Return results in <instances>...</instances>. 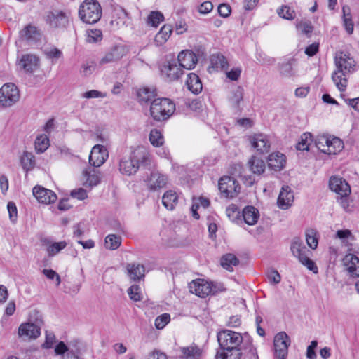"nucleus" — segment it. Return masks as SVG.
I'll use <instances>...</instances> for the list:
<instances>
[{"mask_svg": "<svg viewBox=\"0 0 359 359\" xmlns=\"http://www.w3.org/2000/svg\"><path fill=\"white\" fill-rule=\"evenodd\" d=\"M217 341L222 351H217V358L221 359H241V347L244 344L245 333L224 330L217 333Z\"/></svg>", "mask_w": 359, "mask_h": 359, "instance_id": "f257e3e1", "label": "nucleus"}, {"mask_svg": "<svg viewBox=\"0 0 359 359\" xmlns=\"http://www.w3.org/2000/svg\"><path fill=\"white\" fill-rule=\"evenodd\" d=\"M334 65L336 69L332 74V79L339 90L342 92L346 88L347 77L355 70V62L349 55L338 52L334 56Z\"/></svg>", "mask_w": 359, "mask_h": 359, "instance_id": "f03ea898", "label": "nucleus"}, {"mask_svg": "<svg viewBox=\"0 0 359 359\" xmlns=\"http://www.w3.org/2000/svg\"><path fill=\"white\" fill-rule=\"evenodd\" d=\"M149 163V154L143 147H138L128 158H123L119 162V170L128 176L135 174L140 165H147Z\"/></svg>", "mask_w": 359, "mask_h": 359, "instance_id": "7ed1b4c3", "label": "nucleus"}, {"mask_svg": "<svg viewBox=\"0 0 359 359\" xmlns=\"http://www.w3.org/2000/svg\"><path fill=\"white\" fill-rule=\"evenodd\" d=\"M43 325V320L41 314L36 311H32L29 314V322L21 324L18 328V334L21 337L28 339H35L41 334V329Z\"/></svg>", "mask_w": 359, "mask_h": 359, "instance_id": "20e7f679", "label": "nucleus"}, {"mask_svg": "<svg viewBox=\"0 0 359 359\" xmlns=\"http://www.w3.org/2000/svg\"><path fill=\"white\" fill-rule=\"evenodd\" d=\"M175 110V103L168 98H155L151 103L150 114L157 121H161L170 118Z\"/></svg>", "mask_w": 359, "mask_h": 359, "instance_id": "39448f33", "label": "nucleus"}, {"mask_svg": "<svg viewBox=\"0 0 359 359\" xmlns=\"http://www.w3.org/2000/svg\"><path fill=\"white\" fill-rule=\"evenodd\" d=\"M290 250L292 254L298 259L302 265L305 266L309 271H313V273H318L317 266L309 257V254L311 252L306 248L300 238H294L292 240Z\"/></svg>", "mask_w": 359, "mask_h": 359, "instance_id": "423d86ee", "label": "nucleus"}, {"mask_svg": "<svg viewBox=\"0 0 359 359\" xmlns=\"http://www.w3.org/2000/svg\"><path fill=\"white\" fill-rule=\"evenodd\" d=\"M79 15L88 24L96 23L102 16V8L96 0H85L80 6Z\"/></svg>", "mask_w": 359, "mask_h": 359, "instance_id": "0eeeda50", "label": "nucleus"}, {"mask_svg": "<svg viewBox=\"0 0 359 359\" xmlns=\"http://www.w3.org/2000/svg\"><path fill=\"white\" fill-rule=\"evenodd\" d=\"M189 291L200 297H205L210 294H215L218 290H225L223 285L216 289V286L203 279H197L191 281L189 285Z\"/></svg>", "mask_w": 359, "mask_h": 359, "instance_id": "6e6552de", "label": "nucleus"}, {"mask_svg": "<svg viewBox=\"0 0 359 359\" xmlns=\"http://www.w3.org/2000/svg\"><path fill=\"white\" fill-rule=\"evenodd\" d=\"M19 98V90L15 84L8 83L0 88V104L2 107L12 106L18 101Z\"/></svg>", "mask_w": 359, "mask_h": 359, "instance_id": "1a4fd4ad", "label": "nucleus"}, {"mask_svg": "<svg viewBox=\"0 0 359 359\" xmlns=\"http://www.w3.org/2000/svg\"><path fill=\"white\" fill-rule=\"evenodd\" d=\"M221 194L226 198H233L239 193L241 187L239 183L230 176H224L220 178L218 183Z\"/></svg>", "mask_w": 359, "mask_h": 359, "instance_id": "9d476101", "label": "nucleus"}, {"mask_svg": "<svg viewBox=\"0 0 359 359\" xmlns=\"http://www.w3.org/2000/svg\"><path fill=\"white\" fill-rule=\"evenodd\" d=\"M290 339L285 332L278 333L274 337L275 357L278 359H286Z\"/></svg>", "mask_w": 359, "mask_h": 359, "instance_id": "9b49d317", "label": "nucleus"}, {"mask_svg": "<svg viewBox=\"0 0 359 359\" xmlns=\"http://www.w3.org/2000/svg\"><path fill=\"white\" fill-rule=\"evenodd\" d=\"M55 354L61 356V359H82L79 356V350L71 344H66L60 341L55 347Z\"/></svg>", "mask_w": 359, "mask_h": 359, "instance_id": "f8f14e48", "label": "nucleus"}, {"mask_svg": "<svg viewBox=\"0 0 359 359\" xmlns=\"http://www.w3.org/2000/svg\"><path fill=\"white\" fill-rule=\"evenodd\" d=\"M168 177L158 171H152L145 180L146 185L150 191H157L165 187L168 183Z\"/></svg>", "mask_w": 359, "mask_h": 359, "instance_id": "ddd939ff", "label": "nucleus"}, {"mask_svg": "<svg viewBox=\"0 0 359 359\" xmlns=\"http://www.w3.org/2000/svg\"><path fill=\"white\" fill-rule=\"evenodd\" d=\"M108 158V151L105 147L97 144L95 145L89 156L90 164L95 168L101 166Z\"/></svg>", "mask_w": 359, "mask_h": 359, "instance_id": "4468645a", "label": "nucleus"}, {"mask_svg": "<svg viewBox=\"0 0 359 359\" xmlns=\"http://www.w3.org/2000/svg\"><path fill=\"white\" fill-rule=\"evenodd\" d=\"M198 62L196 54L189 50L180 52L178 55L177 63L182 69L189 70L194 69Z\"/></svg>", "mask_w": 359, "mask_h": 359, "instance_id": "2eb2a0df", "label": "nucleus"}, {"mask_svg": "<svg viewBox=\"0 0 359 359\" xmlns=\"http://www.w3.org/2000/svg\"><path fill=\"white\" fill-rule=\"evenodd\" d=\"M33 195L39 203L44 204L53 203L57 201V195L52 191L41 186L33 188Z\"/></svg>", "mask_w": 359, "mask_h": 359, "instance_id": "dca6fc26", "label": "nucleus"}, {"mask_svg": "<svg viewBox=\"0 0 359 359\" xmlns=\"http://www.w3.org/2000/svg\"><path fill=\"white\" fill-rule=\"evenodd\" d=\"M161 73L165 75L166 78L172 81L177 80L183 74V69L179 66L175 60L168 61L161 67Z\"/></svg>", "mask_w": 359, "mask_h": 359, "instance_id": "f3484780", "label": "nucleus"}, {"mask_svg": "<svg viewBox=\"0 0 359 359\" xmlns=\"http://www.w3.org/2000/svg\"><path fill=\"white\" fill-rule=\"evenodd\" d=\"M330 189L340 195L346 197L351 193V187L345 180L341 177H332L329 181Z\"/></svg>", "mask_w": 359, "mask_h": 359, "instance_id": "a211bd4d", "label": "nucleus"}, {"mask_svg": "<svg viewBox=\"0 0 359 359\" xmlns=\"http://www.w3.org/2000/svg\"><path fill=\"white\" fill-rule=\"evenodd\" d=\"M46 22L52 27H65L69 23V19L65 13L54 11L48 13Z\"/></svg>", "mask_w": 359, "mask_h": 359, "instance_id": "6ab92c4d", "label": "nucleus"}, {"mask_svg": "<svg viewBox=\"0 0 359 359\" xmlns=\"http://www.w3.org/2000/svg\"><path fill=\"white\" fill-rule=\"evenodd\" d=\"M250 140L252 147L259 153L264 154L269 151L271 144L266 135L262 133L255 134L250 137Z\"/></svg>", "mask_w": 359, "mask_h": 359, "instance_id": "aec40b11", "label": "nucleus"}, {"mask_svg": "<svg viewBox=\"0 0 359 359\" xmlns=\"http://www.w3.org/2000/svg\"><path fill=\"white\" fill-rule=\"evenodd\" d=\"M241 359H259L257 349L252 344V339L245 333L244 344L241 347Z\"/></svg>", "mask_w": 359, "mask_h": 359, "instance_id": "412c9836", "label": "nucleus"}, {"mask_svg": "<svg viewBox=\"0 0 359 359\" xmlns=\"http://www.w3.org/2000/svg\"><path fill=\"white\" fill-rule=\"evenodd\" d=\"M294 195L289 186H284L278 197V205L283 210L289 208L293 202Z\"/></svg>", "mask_w": 359, "mask_h": 359, "instance_id": "4be33fe9", "label": "nucleus"}, {"mask_svg": "<svg viewBox=\"0 0 359 359\" xmlns=\"http://www.w3.org/2000/svg\"><path fill=\"white\" fill-rule=\"evenodd\" d=\"M126 48L123 46H116L107 53L100 61V65L120 60L126 55Z\"/></svg>", "mask_w": 359, "mask_h": 359, "instance_id": "5701e85b", "label": "nucleus"}, {"mask_svg": "<svg viewBox=\"0 0 359 359\" xmlns=\"http://www.w3.org/2000/svg\"><path fill=\"white\" fill-rule=\"evenodd\" d=\"M344 264L351 276H359V258L352 253H348L343 259Z\"/></svg>", "mask_w": 359, "mask_h": 359, "instance_id": "b1692460", "label": "nucleus"}, {"mask_svg": "<svg viewBox=\"0 0 359 359\" xmlns=\"http://www.w3.org/2000/svg\"><path fill=\"white\" fill-rule=\"evenodd\" d=\"M128 275L133 281H140L145 276V268L140 264H128L126 266Z\"/></svg>", "mask_w": 359, "mask_h": 359, "instance_id": "393cba45", "label": "nucleus"}, {"mask_svg": "<svg viewBox=\"0 0 359 359\" xmlns=\"http://www.w3.org/2000/svg\"><path fill=\"white\" fill-rule=\"evenodd\" d=\"M20 37L27 41H36L40 39L41 34L32 25H27L20 32Z\"/></svg>", "mask_w": 359, "mask_h": 359, "instance_id": "a878e982", "label": "nucleus"}, {"mask_svg": "<svg viewBox=\"0 0 359 359\" xmlns=\"http://www.w3.org/2000/svg\"><path fill=\"white\" fill-rule=\"evenodd\" d=\"M186 86L189 90L195 95L201 93L203 89V85L200 78L194 73H189L187 75Z\"/></svg>", "mask_w": 359, "mask_h": 359, "instance_id": "bb28decb", "label": "nucleus"}, {"mask_svg": "<svg viewBox=\"0 0 359 359\" xmlns=\"http://www.w3.org/2000/svg\"><path fill=\"white\" fill-rule=\"evenodd\" d=\"M285 161V156L278 151L272 153L268 157L269 167L275 170H280L283 168Z\"/></svg>", "mask_w": 359, "mask_h": 359, "instance_id": "cd10ccee", "label": "nucleus"}, {"mask_svg": "<svg viewBox=\"0 0 359 359\" xmlns=\"http://www.w3.org/2000/svg\"><path fill=\"white\" fill-rule=\"evenodd\" d=\"M38 57L34 55H24L19 65L27 72H32L38 67Z\"/></svg>", "mask_w": 359, "mask_h": 359, "instance_id": "c85d7f7f", "label": "nucleus"}, {"mask_svg": "<svg viewBox=\"0 0 359 359\" xmlns=\"http://www.w3.org/2000/svg\"><path fill=\"white\" fill-rule=\"evenodd\" d=\"M248 166L252 173L257 175L262 174L266 168L265 162L255 156H252L249 159Z\"/></svg>", "mask_w": 359, "mask_h": 359, "instance_id": "c756f323", "label": "nucleus"}, {"mask_svg": "<svg viewBox=\"0 0 359 359\" xmlns=\"http://www.w3.org/2000/svg\"><path fill=\"white\" fill-rule=\"evenodd\" d=\"M244 90L241 86L233 89L229 97V101L231 106L236 109H241V104L243 100Z\"/></svg>", "mask_w": 359, "mask_h": 359, "instance_id": "7c9ffc66", "label": "nucleus"}, {"mask_svg": "<svg viewBox=\"0 0 359 359\" xmlns=\"http://www.w3.org/2000/svg\"><path fill=\"white\" fill-rule=\"evenodd\" d=\"M137 96L138 102L141 104H144L151 102V100L153 101V99L156 96V93L155 89L143 87L138 90Z\"/></svg>", "mask_w": 359, "mask_h": 359, "instance_id": "2f4dec72", "label": "nucleus"}, {"mask_svg": "<svg viewBox=\"0 0 359 359\" xmlns=\"http://www.w3.org/2000/svg\"><path fill=\"white\" fill-rule=\"evenodd\" d=\"M259 216V211L253 206H247L243 210V217L245 222L248 225L257 223Z\"/></svg>", "mask_w": 359, "mask_h": 359, "instance_id": "473e14b6", "label": "nucleus"}, {"mask_svg": "<svg viewBox=\"0 0 359 359\" xmlns=\"http://www.w3.org/2000/svg\"><path fill=\"white\" fill-rule=\"evenodd\" d=\"M182 359H201L203 351L197 346H190L181 348Z\"/></svg>", "mask_w": 359, "mask_h": 359, "instance_id": "72a5a7b5", "label": "nucleus"}, {"mask_svg": "<svg viewBox=\"0 0 359 359\" xmlns=\"http://www.w3.org/2000/svg\"><path fill=\"white\" fill-rule=\"evenodd\" d=\"M178 196L174 191H167L162 197V203L168 210H173L177 203Z\"/></svg>", "mask_w": 359, "mask_h": 359, "instance_id": "f704fd0d", "label": "nucleus"}, {"mask_svg": "<svg viewBox=\"0 0 359 359\" xmlns=\"http://www.w3.org/2000/svg\"><path fill=\"white\" fill-rule=\"evenodd\" d=\"M172 32V27L170 25H163L160 31L156 34L155 36V42L159 46L163 45L168 41Z\"/></svg>", "mask_w": 359, "mask_h": 359, "instance_id": "c9c22d12", "label": "nucleus"}, {"mask_svg": "<svg viewBox=\"0 0 359 359\" xmlns=\"http://www.w3.org/2000/svg\"><path fill=\"white\" fill-rule=\"evenodd\" d=\"M238 264L239 260L233 254H226L221 259L222 266L229 271H233V266H237Z\"/></svg>", "mask_w": 359, "mask_h": 359, "instance_id": "e433bc0d", "label": "nucleus"}, {"mask_svg": "<svg viewBox=\"0 0 359 359\" xmlns=\"http://www.w3.org/2000/svg\"><path fill=\"white\" fill-rule=\"evenodd\" d=\"M330 144L328 145V148L327 150H323V153L327 154H336L337 152L340 151L344 145L341 140L337 137L330 138Z\"/></svg>", "mask_w": 359, "mask_h": 359, "instance_id": "4c0bfd02", "label": "nucleus"}, {"mask_svg": "<svg viewBox=\"0 0 359 359\" xmlns=\"http://www.w3.org/2000/svg\"><path fill=\"white\" fill-rule=\"evenodd\" d=\"M20 163L22 168L27 171L31 170L35 165L34 156L32 154L25 151L21 156Z\"/></svg>", "mask_w": 359, "mask_h": 359, "instance_id": "58836bf2", "label": "nucleus"}, {"mask_svg": "<svg viewBox=\"0 0 359 359\" xmlns=\"http://www.w3.org/2000/svg\"><path fill=\"white\" fill-rule=\"evenodd\" d=\"M121 244V237L115 234L108 235L104 240V245L107 249L114 250Z\"/></svg>", "mask_w": 359, "mask_h": 359, "instance_id": "ea45409f", "label": "nucleus"}, {"mask_svg": "<svg viewBox=\"0 0 359 359\" xmlns=\"http://www.w3.org/2000/svg\"><path fill=\"white\" fill-rule=\"evenodd\" d=\"M49 145V139L46 135H40L35 140V149L38 154L43 153Z\"/></svg>", "mask_w": 359, "mask_h": 359, "instance_id": "a19ab883", "label": "nucleus"}, {"mask_svg": "<svg viewBox=\"0 0 359 359\" xmlns=\"http://www.w3.org/2000/svg\"><path fill=\"white\" fill-rule=\"evenodd\" d=\"M211 63L212 66L217 69L222 70L226 69L229 64L226 57L221 54H214L211 56Z\"/></svg>", "mask_w": 359, "mask_h": 359, "instance_id": "79ce46f5", "label": "nucleus"}, {"mask_svg": "<svg viewBox=\"0 0 359 359\" xmlns=\"http://www.w3.org/2000/svg\"><path fill=\"white\" fill-rule=\"evenodd\" d=\"M312 141V135L310 133H304L301 135L300 140L296 145V149L300 151H309V145Z\"/></svg>", "mask_w": 359, "mask_h": 359, "instance_id": "37998d69", "label": "nucleus"}, {"mask_svg": "<svg viewBox=\"0 0 359 359\" xmlns=\"http://www.w3.org/2000/svg\"><path fill=\"white\" fill-rule=\"evenodd\" d=\"M164 20L163 15L159 11H151L147 18V24L157 27Z\"/></svg>", "mask_w": 359, "mask_h": 359, "instance_id": "c03bdc74", "label": "nucleus"}, {"mask_svg": "<svg viewBox=\"0 0 359 359\" xmlns=\"http://www.w3.org/2000/svg\"><path fill=\"white\" fill-rule=\"evenodd\" d=\"M294 62L295 60L290 59L288 61L282 63L280 68V74L286 77L294 76L295 74L293 71V65H294Z\"/></svg>", "mask_w": 359, "mask_h": 359, "instance_id": "a18cd8bd", "label": "nucleus"}, {"mask_svg": "<svg viewBox=\"0 0 359 359\" xmlns=\"http://www.w3.org/2000/svg\"><path fill=\"white\" fill-rule=\"evenodd\" d=\"M149 141L153 146L160 147L164 142L163 136L159 130L153 129L149 133Z\"/></svg>", "mask_w": 359, "mask_h": 359, "instance_id": "49530a36", "label": "nucleus"}, {"mask_svg": "<svg viewBox=\"0 0 359 359\" xmlns=\"http://www.w3.org/2000/svg\"><path fill=\"white\" fill-rule=\"evenodd\" d=\"M306 241L307 245L313 250L318 246V242L316 237V232L313 229H309L306 233Z\"/></svg>", "mask_w": 359, "mask_h": 359, "instance_id": "de8ad7c7", "label": "nucleus"}, {"mask_svg": "<svg viewBox=\"0 0 359 359\" xmlns=\"http://www.w3.org/2000/svg\"><path fill=\"white\" fill-rule=\"evenodd\" d=\"M67 243L65 241L55 242L50 245L47 249L48 255L50 256H53L60 252L62 249H64L67 246Z\"/></svg>", "mask_w": 359, "mask_h": 359, "instance_id": "09e8293b", "label": "nucleus"}, {"mask_svg": "<svg viewBox=\"0 0 359 359\" xmlns=\"http://www.w3.org/2000/svg\"><path fill=\"white\" fill-rule=\"evenodd\" d=\"M170 321V316L169 313H163L158 316L154 322L155 327L158 330H161Z\"/></svg>", "mask_w": 359, "mask_h": 359, "instance_id": "8fccbe9b", "label": "nucleus"}, {"mask_svg": "<svg viewBox=\"0 0 359 359\" xmlns=\"http://www.w3.org/2000/svg\"><path fill=\"white\" fill-rule=\"evenodd\" d=\"M102 32L100 29H91L87 32L86 41L96 43L102 39Z\"/></svg>", "mask_w": 359, "mask_h": 359, "instance_id": "3c124183", "label": "nucleus"}, {"mask_svg": "<svg viewBox=\"0 0 359 359\" xmlns=\"http://www.w3.org/2000/svg\"><path fill=\"white\" fill-rule=\"evenodd\" d=\"M278 14L280 17L286 20H292L295 17V12L287 6H283L278 9Z\"/></svg>", "mask_w": 359, "mask_h": 359, "instance_id": "603ef678", "label": "nucleus"}, {"mask_svg": "<svg viewBox=\"0 0 359 359\" xmlns=\"http://www.w3.org/2000/svg\"><path fill=\"white\" fill-rule=\"evenodd\" d=\"M93 172L95 171L93 170ZM83 175L84 177L86 178V184H88L90 187L96 186L100 183V177L95 172L91 174L90 172L85 170L83 172Z\"/></svg>", "mask_w": 359, "mask_h": 359, "instance_id": "864d4df0", "label": "nucleus"}, {"mask_svg": "<svg viewBox=\"0 0 359 359\" xmlns=\"http://www.w3.org/2000/svg\"><path fill=\"white\" fill-rule=\"evenodd\" d=\"M330 137L323 135V136L318 137L315 140V144L317 147V148L321 152H323V150L326 151L327 148H328V145H329V144H330Z\"/></svg>", "mask_w": 359, "mask_h": 359, "instance_id": "5fc2aeb1", "label": "nucleus"}, {"mask_svg": "<svg viewBox=\"0 0 359 359\" xmlns=\"http://www.w3.org/2000/svg\"><path fill=\"white\" fill-rule=\"evenodd\" d=\"M128 294L130 298L135 302L140 301L142 299L140 287L137 285H131L128 290Z\"/></svg>", "mask_w": 359, "mask_h": 359, "instance_id": "6e6d98bb", "label": "nucleus"}, {"mask_svg": "<svg viewBox=\"0 0 359 359\" xmlns=\"http://www.w3.org/2000/svg\"><path fill=\"white\" fill-rule=\"evenodd\" d=\"M346 8L345 6L343 7V13H344V23L345 26V29L346 32L350 34L353 33V23L351 18V15L346 13Z\"/></svg>", "mask_w": 359, "mask_h": 359, "instance_id": "4d7b16f0", "label": "nucleus"}, {"mask_svg": "<svg viewBox=\"0 0 359 359\" xmlns=\"http://www.w3.org/2000/svg\"><path fill=\"white\" fill-rule=\"evenodd\" d=\"M95 69V64L93 62H86L81 66V73L83 76L91 74Z\"/></svg>", "mask_w": 359, "mask_h": 359, "instance_id": "13d9d810", "label": "nucleus"}, {"mask_svg": "<svg viewBox=\"0 0 359 359\" xmlns=\"http://www.w3.org/2000/svg\"><path fill=\"white\" fill-rule=\"evenodd\" d=\"M226 213L231 220L234 221L240 212L236 205H231L226 208Z\"/></svg>", "mask_w": 359, "mask_h": 359, "instance_id": "bf43d9fd", "label": "nucleus"}, {"mask_svg": "<svg viewBox=\"0 0 359 359\" xmlns=\"http://www.w3.org/2000/svg\"><path fill=\"white\" fill-rule=\"evenodd\" d=\"M7 208L11 221L12 222H15L18 217V211L15 204L13 202H8Z\"/></svg>", "mask_w": 359, "mask_h": 359, "instance_id": "052dcab7", "label": "nucleus"}, {"mask_svg": "<svg viewBox=\"0 0 359 359\" xmlns=\"http://www.w3.org/2000/svg\"><path fill=\"white\" fill-rule=\"evenodd\" d=\"M336 238H338L341 240H344L346 238L354 240V236H353L351 231L348 229H342V230H338L336 233ZM343 243H345L344 241H343Z\"/></svg>", "mask_w": 359, "mask_h": 359, "instance_id": "680f3d73", "label": "nucleus"}, {"mask_svg": "<svg viewBox=\"0 0 359 359\" xmlns=\"http://www.w3.org/2000/svg\"><path fill=\"white\" fill-rule=\"evenodd\" d=\"M55 342V336L53 333H48L46 332V340L43 344L42 347L44 348H51L53 347V345Z\"/></svg>", "mask_w": 359, "mask_h": 359, "instance_id": "e2e57ef3", "label": "nucleus"}, {"mask_svg": "<svg viewBox=\"0 0 359 359\" xmlns=\"http://www.w3.org/2000/svg\"><path fill=\"white\" fill-rule=\"evenodd\" d=\"M43 273L48 279H50V280L55 279L57 286L60 284V282H61L60 276L55 271H53L52 269H43Z\"/></svg>", "mask_w": 359, "mask_h": 359, "instance_id": "0e129e2a", "label": "nucleus"}, {"mask_svg": "<svg viewBox=\"0 0 359 359\" xmlns=\"http://www.w3.org/2000/svg\"><path fill=\"white\" fill-rule=\"evenodd\" d=\"M71 196L79 200H83L87 198V192L83 188L74 189L71 191Z\"/></svg>", "mask_w": 359, "mask_h": 359, "instance_id": "69168bd1", "label": "nucleus"}, {"mask_svg": "<svg viewBox=\"0 0 359 359\" xmlns=\"http://www.w3.org/2000/svg\"><path fill=\"white\" fill-rule=\"evenodd\" d=\"M213 8V5L210 1H205L202 3L198 8V11L201 14H208Z\"/></svg>", "mask_w": 359, "mask_h": 359, "instance_id": "338daca9", "label": "nucleus"}, {"mask_svg": "<svg viewBox=\"0 0 359 359\" xmlns=\"http://www.w3.org/2000/svg\"><path fill=\"white\" fill-rule=\"evenodd\" d=\"M231 11V6L227 4H221L218 6V13L223 18H227Z\"/></svg>", "mask_w": 359, "mask_h": 359, "instance_id": "774afa93", "label": "nucleus"}]
</instances>
